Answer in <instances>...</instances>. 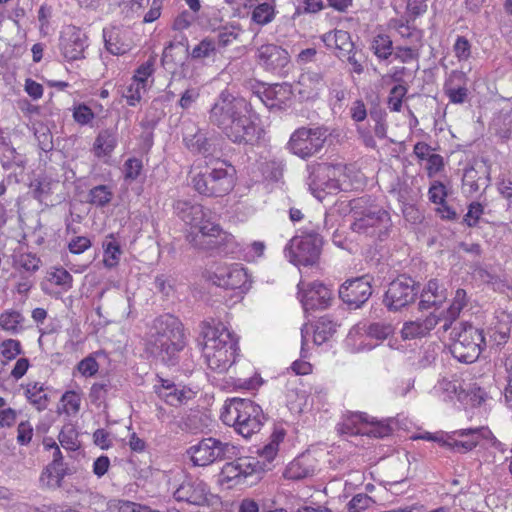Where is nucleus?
I'll return each instance as SVG.
<instances>
[{
	"label": "nucleus",
	"instance_id": "nucleus-21",
	"mask_svg": "<svg viewBox=\"0 0 512 512\" xmlns=\"http://www.w3.org/2000/svg\"><path fill=\"white\" fill-rule=\"evenodd\" d=\"M479 427L467 428L454 431L452 435L446 436L443 441V447H447L458 453H467L472 451L482 441Z\"/></svg>",
	"mask_w": 512,
	"mask_h": 512
},
{
	"label": "nucleus",
	"instance_id": "nucleus-33",
	"mask_svg": "<svg viewBox=\"0 0 512 512\" xmlns=\"http://www.w3.org/2000/svg\"><path fill=\"white\" fill-rule=\"evenodd\" d=\"M218 52L219 49L217 47L216 40L210 37H205L192 48L190 55L192 59L196 60H214L217 57Z\"/></svg>",
	"mask_w": 512,
	"mask_h": 512
},
{
	"label": "nucleus",
	"instance_id": "nucleus-20",
	"mask_svg": "<svg viewBox=\"0 0 512 512\" xmlns=\"http://www.w3.org/2000/svg\"><path fill=\"white\" fill-rule=\"evenodd\" d=\"M256 59L265 70L278 71L289 63V54L281 46L269 43L257 49Z\"/></svg>",
	"mask_w": 512,
	"mask_h": 512
},
{
	"label": "nucleus",
	"instance_id": "nucleus-38",
	"mask_svg": "<svg viewBox=\"0 0 512 512\" xmlns=\"http://www.w3.org/2000/svg\"><path fill=\"white\" fill-rule=\"evenodd\" d=\"M502 318L503 319L489 331L490 341L497 346L503 345L507 342L511 331L509 316L503 314Z\"/></svg>",
	"mask_w": 512,
	"mask_h": 512
},
{
	"label": "nucleus",
	"instance_id": "nucleus-49",
	"mask_svg": "<svg viewBox=\"0 0 512 512\" xmlns=\"http://www.w3.org/2000/svg\"><path fill=\"white\" fill-rule=\"evenodd\" d=\"M143 170L142 160L136 157L128 158L123 165V174L126 181H135Z\"/></svg>",
	"mask_w": 512,
	"mask_h": 512
},
{
	"label": "nucleus",
	"instance_id": "nucleus-19",
	"mask_svg": "<svg viewBox=\"0 0 512 512\" xmlns=\"http://www.w3.org/2000/svg\"><path fill=\"white\" fill-rule=\"evenodd\" d=\"M208 494V486L203 480L188 477L175 490L174 498L177 501L200 506L207 502Z\"/></svg>",
	"mask_w": 512,
	"mask_h": 512
},
{
	"label": "nucleus",
	"instance_id": "nucleus-14",
	"mask_svg": "<svg viewBox=\"0 0 512 512\" xmlns=\"http://www.w3.org/2000/svg\"><path fill=\"white\" fill-rule=\"evenodd\" d=\"M298 295L305 312L324 310L331 305L332 292L320 282L298 284Z\"/></svg>",
	"mask_w": 512,
	"mask_h": 512
},
{
	"label": "nucleus",
	"instance_id": "nucleus-10",
	"mask_svg": "<svg viewBox=\"0 0 512 512\" xmlns=\"http://www.w3.org/2000/svg\"><path fill=\"white\" fill-rule=\"evenodd\" d=\"M485 345L486 341L481 329L461 323L460 330L455 332L450 350L458 361L472 363L478 359Z\"/></svg>",
	"mask_w": 512,
	"mask_h": 512
},
{
	"label": "nucleus",
	"instance_id": "nucleus-24",
	"mask_svg": "<svg viewBox=\"0 0 512 512\" xmlns=\"http://www.w3.org/2000/svg\"><path fill=\"white\" fill-rule=\"evenodd\" d=\"M441 318L431 313L425 319H416L407 321L403 324L400 331L403 340H413L427 336L431 330L439 323Z\"/></svg>",
	"mask_w": 512,
	"mask_h": 512
},
{
	"label": "nucleus",
	"instance_id": "nucleus-32",
	"mask_svg": "<svg viewBox=\"0 0 512 512\" xmlns=\"http://www.w3.org/2000/svg\"><path fill=\"white\" fill-rule=\"evenodd\" d=\"M25 396L38 411H43L48 406V396L42 383H28L25 387Z\"/></svg>",
	"mask_w": 512,
	"mask_h": 512
},
{
	"label": "nucleus",
	"instance_id": "nucleus-61",
	"mask_svg": "<svg viewBox=\"0 0 512 512\" xmlns=\"http://www.w3.org/2000/svg\"><path fill=\"white\" fill-rule=\"evenodd\" d=\"M443 90L445 95L449 98V101L453 104H463L468 97V88L465 86H443Z\"/></svg>",
	"mask_w": 512,
	"mask_h": 512
},
{
	"label": "nucleus",
	"instance_id": "nucleus-41",
	"mask_svg": "<svg viewBox=\"0 0 512 512\" xmlns=\"http://www.w3.org/2000/svg\"><path fill=\"white\" fill-rule=\"evenodd\" d=\"M113 192L107 185H98L90 189L88 202L97 207H104L111 202Z\"/></svg>",
	"mask_w": 512,
	"mask_h": 512
},
{
	"label": "nucleus",
	"instance_id": "nucleus-55",
	"mask_svg": "<svg viewBox=\"0 0 512 512\" xmlns=\"http://www.w3.org/2000/svg\"><path fill=\"white\" fill-rule=\"evenodd\" d=\"M240 34V29L235 26L224 27L217 34L216 43L218 49L225 48L235 41Z\"/></svg>",
	"mask_w": 512,
	"mask_h": 512
},
{
	"label": "nucleus",
	"instance_id": "nucleus-2",
	"mask_svg": "<svg viewBox=\"0 0 512 512\" xmlns=\"http://www.w3.org/2000/svg\"><path fill=\"white\" fill-rule=\"evenodd\" d=\"M174 213L185 225L191 228L187 240L200 249H218L225 254H234L239 245L235 237L224 231L219 224L210 220L201 204L191 200L179 199L174 202Z\"/></svg>",
	"mask_w": 512,
	"mask_h": 512
},
{
	"label": "nucleus",
	"instance_id": "nucleus-42",
	"mask_svg": "<svg viewBox=\"0 0 512 512\" xmlns=\"http://www.w3.org/2000/svg\"><path fill=\"white\" fill-rule=\"evenodd\" d=\"M392 428L387 422L378 421L374 417L368 415V422H365V428L362 435H367L374 438H384L389 436Z\"/></svg>",
	"mask_w": 512,
	"mask_h": 512
},
{
	"label": "nucleus",
	"instance_id": "nucleus-17",
	"mask_svg": "<svg viewBox=\"0 0 512 512\" xmlns=\"http://www.w3.org/2000/svg\"><path fill=\"white\" fill-rule=\"evenodd\" d=\"M326 86L323 72L306 70L300 74L295 90L302 101H315Z\"/></svg>",
	"mask_w": 512,
	"mask_h": 512
},
{
	"label": "nucleus",
	"instance_id": "nucleus-46",
	"mask_svg": "<svg viewBox=\"0 0 512 512\" xmlns=\"http://www.w3.org/2000/svg\"><path fill=\"white\" fill-rule=\"evenodd\" d=\"M78 433L71 424L63 426L61 429L58 440L63 448L74 451L78 449Z\"/></svg>",
	"mask_w": 512,
	"mask_h": 512
},
{
	"label": "nucleus",
	"instance_id": "nucleus-44",
	"mask_svg": "<svg viewBox=\"0 0 512 512\" xmlns=\"http://www.w3.org/2000/svg\"><path fill=\"white\" fill-rule=\"evenodd\" d=\"M57 184V181H53L47 177L35 180L31 184L33 197L42 202L48 195L52 194L53 188Z\"/></svg>",
	"mask_w": 512,
	"mask_h": 512
},
{
	"label": "nucleus",
	"instance_id": "nucleus-57",
	"mask_svg": "<svg viewBox=\"0 0 512 512\" xmlns=\"http://www.w3.org/2000/svg\"><path fill=\"white\" fill-rule=\"evenodd\" d=\"M266 244L263 241H254L243 249V257L248 262H255L263 257Z\"/></svg>",
	"mask_w": 512,
	"mask_h": 512
},
{
	"label": "nucleus",
	"instance_id": "nucleus-34",
	"mask_svg": "<svg viewBox=\"0 0 512 512\" xmlns=\"http://www.w3.org/2000/svg\"><path fill=\"white\" fill-rule=\"evenodd\" d=\"M104 257L103 263L107 268H113L118 265L121 256V247L113 234L106 237L103 242Z\"/></svg>",
	"mask_w": 512,
	"mask_h": 512
},
{
	"label": "nucleus",
	"instance_id": "nucleus-13",
	"mask_svg": "<svg viewBox=\"0 0 512 512\" xmlns=\"http://www.w3.org/2000/svg\"><path fill=\"white\" fill-rule=\"evenodd\" d=\"M265 462L254 458L239 457L226 463L220 473L221 482L243 484L249 476L260 474L265 470Z\"/></svg>",
	"mask_w": 512,
	"mask_h": 512
},
{
	"label": "nucleus",
	"instance_id": "nucleus-56",
	"mask_svg": "<svg viewBox=\"0 0 512 512\" xmlns=\"http://www.w3.org/2000/svg\"><path fill=\"white\" fill-rule=\"evenodd\" d=\"M33 434H34V429H33L32 424L30 423V421H28V420L21 421L17 425L16 440L20 446H28L32 441Z\"/></svg>",
	"mask_w": 512,
	"mask_h": 512
},
{
	"label": "nucleus",
	"instance_id": "nucleus-36",
	"mask_svg": "<svg viewBox=\"0 0 512 512\" xmlns=\"http://www.w3.org/2000/svg\"><path fill=\"white\" fill-rule=\"evenodd\" d=\"M336 329L337 324L328 316L319 318L314 330V343L321 345L322 343L326 342L333 336V334L336 332Z\"/></svg>",
	"mask_w": 512,
	"mask_h": 512
},
{
	"label": "nucleus",
	"instance_id": "nucleus-1",
	"mask_svg": "<svg viewBox=\"0 0 512 512\" xmlns=\"http://www.w3.org/2000/svg\"><path fill=\"white\" fill-rule=\"evenodd\" d=\"M208 120L236 144H254L263 132L251 103L229 90L217 96L208 112Z\"/></svg>",
	"mask_w": 512,
	"mask_h": 512
},
{
	"label": "nucleus",
	"instance_id": "nucleus-64",
	"mask_svg": "<svg viewBox=\"0 0 512 512\" xmlns=\"http://www.w3.org/2000/svg\"><path fill=\"white\" fill-rule=\"evenodd\" d=\"M483 212H484V207L481 203L472 202L468 206V211H467L466 215L464 216V222L469 227L476 226L478 224V221H479L481 215L483 214Z\"/></svg>",
	"mask_w": 512,
	"mask_h": 512
},
{
	"label": "nucleus",
	"instance_id": "nucleus-8",
	"mask_svg": "<svg viewBox=\"0 0 512 512\" xmlns=\"http://www.w3.org/2000/svg\"><path fill=\"white\" fill-rule=\"evenodd\" d=\"M363 200L359 199L353 206L354 222L351 228L354 232L378 235L379 237L387 231L391 225L389 213L378 205L363 206Z\"/></svg>",
	"mask_w": 512,
	"mask_h": 512
},
{
	"label": "nucleus",
	"instance_id": "nucleus-4",
	"mask_svg": "<svg viewBox=\"0 0 512 512\" xmlns=\"http://www.w3.org/2000/svg\"><path fill=\"white\" fill-rule=\"evenodd\" d=\"M151 353L167 365H175L179 352L185 346L183 325L172 315L156 318L149 339Z\"/></svg>",
	"mask_w": 512,
	"mask_h": 512
},
{
	"label": "nucleus",
	"instance_id": "nucleus-5",
	"mask_svg": "<svg viewBox=\"0 0 512 512\" xmlns=\"http://www.w3.org/2000/svg\"><path fill=\"white\" fill-rule=\"evenodd\" d=\"M221 420L239 435L249 438L261 430L265 416L262 408L252 400L233 398L225 403Z\"/></svg>",
	"mask_w": 512,
	"mask_h": 512
},
{
	"label": "nucleus",
	"instance_id": "nucleus-3",
	"mask_svg": "<svg viewBox=\"0 0 512 512\" xmlns=\"http://www.w3.org/2000/svg\"><path fill=\"white\" fill-rule=\"evenodd\" d=\"M203 355L208 367L217 372L227 371L239 356L238 337L221 321L201 324Z\"/></svg>",
	"mask_w": 512,
	"mask_h": 512
},
{
	"label": "nucleus",
	"instance_id": "nucleus-29",
	"mask_svg": "<svg viewBox=\"0 0 512 512\" xmlns=\"http://www.w3.org/2000/svg\"><path fill=\"white\" fill-rule=\"evenodd\" d=\"M103 37L106 49L113 55H122L130 49V45L124 41L122 32L117 27L105 28Z\"/></svg>",
	"mask_w": 512,
	"mask_h": 512
},
{
	"label": "nucleus",
	"instance_id": "nucleus-59",
	"mask_svg": "<svg viewBox=\"0 0 512 512\" xmlns=\"http://www.w3.org/2000/svg\"><path fill=\"white\" fill-rule=\"evenodd\" d=\"M429 200L434 204H441L446 201L447 190L445 185L440 181H433L428 190Z\"/></svg>",
	"mask_w": 512,
	"mask_h": 512
},
{
	"label": "nucleus",
	"instance_id": "nucleus-40",
	"mask_svg": "<svg viewBox=\"0 0 512 512\" xmlns=\"http://www.w3.org/2000/svg\"><path fill=\"white\" fill-rule=\"evenodd\" d=\"M65 476L64 467H54L48 465L40 476V482L48 488H57L61 486V482Z\"/></svg>",
	"mask_w": 512,
	"mask_h": 512
},
{
	"label": "nucleus",
	"instance_id": "nucleus-37",
	"mask_svg": "<svg viewBox=\"0 0 512 512\" xmlns=\"http://www.w3.org/2000/svg\"><path fill=\"white\" fill-rule=\"evenodd\" d=\"M371 49L380 60H386L393 54V42L388 35L378 34L373 38Z\"/></svg>",
	"mask_w": 512,
	"mask_h": 512
},
{
	"label": "nucleus",
	"instance_id": "nucleus-28",
	"mask_svg": "<svg viewBox=\"0 0 512 512\" xmlns=\"http://www.w3.org/2000/svg\"><path fill=\"white\" fill-rule=\"evenodd\" d=\"M447 299L446 289L438 280L431 279L421 293L419 308L429 309L432 306H440Z\"/></svg>",
	"mask_w": 512,
	"mask_h": 512
},
{
	"label": "nucleus",
	"instance_id": "nucleus-60",
	"mask_svg": "<svg viewBox=\"0 0 512 512\" xmlns=\"http://www.w3.org/2000/svg\"><path fill=\"white\" fill-rule=\"evenodd\" d=\"M373 503V499L367 494H356L348 503V511L361 512L369 508Z\"/></svg>",
	"mask_w": 512,
	"mask_h": 512
},
{
	"label": "nucleus",
	"instance_id": "nucleus-30",
	"mask_svg": "<svg viewBox=\"0 0 512 512\" xmlns=\"http://www.w3.org/2000/svg\"><path fill=\"white\" fill-rule=\"evenodd\" d=\"M365 422H368V415L366 413L350 412L344 417L342 423L339 424L338 431L348 435L363 434Z\"/></svg>",
	"mask_w": 512,
	"mask_h": 512
},
{
	"label": "nucleus",
	"instance_id": "nucleus-6",
	"mask_svg": "<svg viewBox=\"0 0 512 512\" xmlns=\"http://www.w3.org/2000/svg\"><path fill=\"white\" fill-rule=\"evenodd\" d=\"M193 188L207 197L227 195L235 185V169L225 161H216L214 166H206L204 171L191 178Z\"/></svg>",
	"mask_w": 512,
	"mask_h": 512
},
{
	"label": "nucleus",
	"instance_id": "nucleus-50",
	"mask_svg": "<svg viewBox=\"0 0 512 512\" xmlns=\"http://www.w3.org/2000/svg\"><path fill=\"white\" fill-rule=\"evenodd\" d=\"M200 97V88L197 86L189 85L180 94L178 106L183 110L190 109Z\"/></svg>",
	"mask_w": 512,
	"mask_h": 512
},
{
	"label": "nucleus",
	"instance_id": "nucleus-47",
	"mask_svg": "<svg viewBox=\"0 0 512 512\" xmlns=\"http://www.w3.org/2000/svg\"><path fill=\"white\" fill-rule=\"evenodd\" d=\"M311 470L307 467L301 459L293 460L285 469L284 477L290 480H300L308 477Z\"/></svg>",
	"mask_w": 512,
	"mask_h": 512
},
{
	"label": "nucleus",
	"instance_id": "nucleus-39",
	"mask_svg": "<svg viewBox=\"0 0 512 512\" xmlns=\"http://www.w3.org/2000/svg\"><path fill=\"white\" fill-rule=\"evenodd\" d=\"M108 510L111 512H159L148 506L122 499L110 500Z\"/></svg>",
	"mask_w": 512,
	"mask_h": 512
},
{
	"label": "nucleus",
	"instance_id": "nucleus-31",
	"mask_svg": "<svg viewBox=\"0 0 512 512\" xmlns=\"http://www.w3.org/2000/svg\"><path fill=\"white\" fill-rule=\"evenodd\" d=\"M25 317L19 311L8 309L0 314V328L10 334H18L23 330Z\"/></svg>",
	"mask_w": 512,
	"mask_h": 512
},
{
	"label": "nucleus",
	"instance_id": "nucleus-25",
	"mask_svg": "<svg viewBox=\"0 0 512 512\" xmlns=\"http://www.w3.org/2000/svg\"><path fill=\"white\" fill-rule=\"evenodd\" d=\"M321 40L328 49L334 50L336 56L340 59L354 50V43L351 40V36L344 30L335 29L324 33L321 36Z\"/></svg>",
	"mask_w": 512,
	"mask_h": 512
},
{
	"label": "nucleus",
	"instance_id": "nucleus-11",
	"mask_svg": "<svg viewBox=\"0 0 512 512\" xmlns=\"http://www.w3.org/2000/svg\"><path fill=\"white\" fill-rule=\"evenodd\" d=\"M327 140V129L324 127H301L296 129L288 142L289 150L301 159H309L317 155Z\"/></svg>",
	"mask_w": 512,
	"mask_h": 512
},
{
	"label": "nucleus",
	"instance_id": "nucleus-45",
	"mask_svg": "<svg viewBox=\"0 0 512 512\" xmlns=\"http://www.w3.org/2000/svg\"><path fill=\"white\" fill-rule=\"evenodd\" d=\"M99 356H104V352L97 351L82 359L77 365L79 373L84 377L94 376L99 370V364L96 360Z\"/></svg>",
	"mask_w": 512,
	"mask_h": 512
},
{
	"label": "nucleus",
	"instance_id": "nucleus-62",
	"mask_svg": "<svg viewBox=\"0 0 512 512\" xmlns=\"http://www.w3.org/2000/svg\"><path fill=\"white\" fill-rule=\"evenodd\" d=\"M478 171L473 167L465 170L463 175V186L468 188L469 194H474L479 191L481 184L479 183L480 177H477Z\"/></svg>",
	"mask_w": 512,
	"mask_h": 512
},
{
	"label": "nucleus",
	"instance_id": "nucleus-23",
	"mask_svg": "<svg viewBox=\"0 0 512 512\" xmlns=\"http://www.w3.org/2000/svg\"><path fill=\"white\" fill-rule=\"evenodd\" d=\"M394 333V327L388 322L358 323L348 333V341H356L358 336L366 334L370 338L380 341L387 339Z\"/></svg>",
	"mask_w": 512,
	"mask_h": 512
},
{
	"label": "nucleus",
	"instance_id": "nucleus-16",
	"mask_svg": "<svg viewBox=\"0 0 512 512\" xmlns=\"http://www.w3.org/2000/svg\"><path fill=\"white\" fill-rule=\"evenodd\" d=\"M213 281L217 286L239 290L241 294L248 291L251 285L246 268L238 263L218 268Z\"/></svg>",
	"mask_w": 512,
	"mask_h": 512
},
{
	"label": "nucleus",
	"instance_id": "nucleus-12",
	"mask_svg": "<svg viewBox=\"0 0 512 512\" xmlns=\"http://www.w3.org/2000/svg\"><path fill=\"white\" fill-rule=\"evenodd\" d=\"M418 293L415 281L406 276H401L392 281L384 296V304L391 311H398L401 308L414 302Z\"/></svg>",
	"mask_w": 512,
	"mask_h": 512
},
{
	"label": "nucleus",
	"instance_id": "nucleus-15",
	"mask_svg": "<svg viewBox=\"0 0 512 512\" xmlns=\"http://www.w3.org/2000/svg\"><path fill=\"white\" fill-rule=\"evenodd\" d=\"M372 295V286L365 276L346 280L339 288L340 299L351 309L360 308Z\"/></svg>",
	"mask_w": 512,
	"mask_h": 512
},
{
	"label": "nucleus",
	"instance_id": "nucleus-26",
	"mask_svg": "<svg viewBox=\"0 0 512 512\" xmlns=\"http://www.w3.org/2000/svg\"><path fill=\"white\" fill-rule=\"evenodd\" d=\"M183 141L189 150L202 154L205 157L214 152V145L211 140L193 123L186 127Z\"/></svg>",
	"mask_w": 512,
	"mask_h": 512
},
{
	"label": "nucleus",
	"instance_id": "nucleus-48",
	"mask_svg": "<svg viewBox=\"0 0 512 512\" xmlns=\"http://www.w3.org/2000/svg\"><path fill=\"white\" fill-rule=\"evenodd\" d=\"M182 52L181 43L169 42L168 45L165 46L162 54V64L170 69L177 65L179 59L177 58V54Z\"/></svg>",
	"mask_w": 512,
	"mask_h": 512
},
{
	"label": "nucleus",
	"instance_id": "nucleus-35",
	"mask_svg": "<svg viewBox=\"0 0 512 512\" xmlns=\"http://www.w3.org/2000/svg\"><path fill=\"white\" fill-rule=\"evenodd\" d=\"M276 16L275 4L264 2L256 5L251 12V21L257 25L265 26L271 23Z\"/></svg>",
	"mask_w": 512,
	"mask_h": 512
},
{
	"label": "nucleus",
	"instance_id": "nucleus-52",
	"mask_svg": "<svg viewBox=\"0 0 512 512\" xmlns=\"http://www.w3.org/2000/svg\"><path fill=\"white\" fill-rule=\"evenodd\" d=\"M146 88L147 87H145L144 84H139L132 80L123 93V97L126 99L127 104L129 106H135L138 104L142 95L146 92Z\"/></svg>",
	"mask_w": 512,
	"mask_h": 512
},
{
	"label": "nucleus",
	"instance_id": "nucleus-51",
	"mask_svg": "<svg viewBox=\"0 0 512 512\" xmlns=\"http://www.w3.org/2000/svg\"><path fill=\"white\" fill-rule=\"evenodd\" d=\"M467 294L463 289H457L453 297L452 303L446 310L449 314L450 319H457L460 316L461 311L467 305Z\"/></svg>",
	"mask_w": 512,
	"mask_h": 512
},
{
	"label": "nucleus",
	"instance_id": "nucleus-58",
	"mask_svg": "<svg viewBox=\"0 0 512 512\" xmlns=\"http://www.w3.org/2000/svg\"><path fill=\"white\" fill-rule=\"evenodd\" d=\"M440 351V346L435 343H430L423 348L422 356L419 359V365L422 368H427L435 363Z\"/></svg>",
	"mask_w": 512,
	"mask_h": 512
},
{
	"label": "nucleus",
	"instance_id": "nucleus-54",
	"mask_svg": "<svg viewBox=\"0 0 512 512\" xmlns=\"http://www.w3.org/2000/svg\"><path fill=\"white\" fill-rule=\"evenodd\" d=\"M407 93L404 85H395L389 93L388 107L393 112H400L402 108V100Z\"/></svg>",
	"mask_w": 512,
	"mask_h": 512
},
{
	"label": "nucleus",
	"instance_id": "nucleus-7",
	"mask_svg": "<svg viewBox=\"0 0 512 512\" xmlns=\"http://www.w3.org/2000/svg\"><path fill=\"white\" fill-rule=\"evenodd\" d=\"M323 238L316 232L294 236L285 246L284 254L290 263L296 266H315L318 264Z\"/></svg>",
	"mask_w": 512,
	"mask_h": 512
},
{
	"label": "nucleus",
	"instance_id": "nucleus-27",
	"mask_svg": "<svg viewBox=\"0 0 512 512\" xmlns=\"http://www.w3.org/2000/svg\"><path fill=\"white\" fill-rule=\"evenodd\" d=\"M118 145V133L116 128H106L99 131L93 143L92 152L98 159L111 157Z\"/></svg>",
	"mask_w": 512,
	"mask_h": 512
},
{
	"label": "nucleus",
	"instance_id": "nucleus-43",
	"mask_svg": "<svg viewBox=\"0 0 512 512\" xmlns=\"http://www.w3.org/2000/svg\"><path fill=\"white\" fill-rule=\"evenodd\" d=\"M285 433L283 430L275 431L270 441L259 450V456L264 459L265 462L271 463L277 455L279 444L283 441Z\"/></svg>",
	"mask_w": 512,
	"mask_h": 512
},
{
	"label": "nucleus",
	"instance_id": "nucleus-22",
	"mask_svg": "<svg viewBox=\"0 0 512 512\" xmlns=\"http://www.w3.org/2000/svg\"><path fill=\"white\" fill-rule=\"evenodd\" d=\"M160 384L155 385V392L158 396L171 406H179L191 400L195 393L186 387L177 386L168 379H160Z\"/></svg>",
	"mask_w": 512,
	"mask_h": 512
},
{
	"label": "nucleus",
	"instance_id": "nucleus-9",
	"mask_svg": "<svg viewBox=\"0 0 512 512\" xmlns=\"http://www.w3.org/2000/svg\"><path fill=\"white\" fill-rule=\"evenodd\" d=\"M187 453L195 466L205 467L217 461L237 457L239 449L230 442L210 437L191 446Z\"/></svg>",
	"mask_w": 512,
	"mask_h": 512
},
{
	"label": "nucleus",
	"instance_id": "nucleus-53",
	"mask_svg": "<svg viewBox=\"0 0 512 512\" xmlns=\"http://www.w3.org/2000/svg\"><path fill=\"white\" fill-rule=\"evenodd\" d=\"M21 352V343L16 339H6L0 344V354L6 361L15 359Z\"/></svg>",
	"mask_w": 512,
	"mask_h": 512
},
{
	"label": "nucleus",
	"instance_id": "nucleus-18",
	"mask_svg": "<svg viewBox=\"0 0 512 512\" xmlns=\"http://www.w3.org/2000/svg\"><path fill=\"white\" fill-rule=\"evenodd\" d=\"M87 47V36L75 26L66 27L60 38V48L63 56L68 60H78L83 57Z\"/></svg>",
	"mask_w": 512,
	"mask_h": 512
},
{
	"label": "nucleus",
	"instance_id": "nucleus-63",
	"mask_svg": "<svg viewBox=\"0 0 512 512\" xmlns=\"http://www.w3.org/2000/svg\"><path fill=\"white\" fill-rule=\"evenodd\" d=\"M16 262L21 268L29 272H35L40 267V259L31 253L20 254Z\"/></svg>",
	"mask_w": 512,
	"mask_h": 512
}]
</instances>
